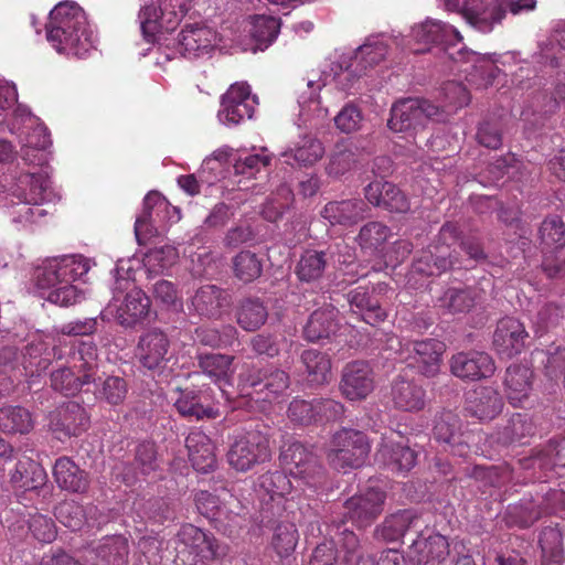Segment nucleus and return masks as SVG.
<instances>
[{"label": "nucleus", "mask_w": 565, "mask_h": 565, "mask_svg": "<svg viewBox=\"0 0 565 565\" xmlns=\"http://www.w3.org/2000/svg\"><path fill=\"white\" fill-rule=\"evenodd\" d=\"M412 38L416 43L425 46L430 44L456 45L462 41V35L455 26L433 19L415 25L412 29Z\"/></svg>", "instance_id": "473e14b6"}, {"label": "nucleus", "mask_w": 565, "mask_h": 565, "mask_svg": "<svg viewBox=\"0 0 565 565\" xmlns=\"http://www.w3.org/2000/svg\"><path fill=\"white\" fill-rule=\"evenodd\" d=\"M177 541L203 561H215L226 554L225 547L209 533L193 524H184L177 534Z\"/></svg>", "instance_id": "aec40b11"}, {"label": "nucleus", "mask_w": 565, "mask_h": 565, "mask_svg": "<svg viewBox=\"0 0 565 565\" xmlns=\"http://www.w3.org/2000/svg\"><path fill=\"white\" fill-rule=\"evenodd\" d=\"M540 546L542 550L541 565H562L563 543L562 534L553 527L545 529L540 536Z\"/></svg>", "instance_id": "680f3d73"}, {"label": "nucleus", "mask_w": 565, "mask_h": 565, "mask_svg": "<svg viewBox=\"0 0 565 565\" xmlns=\"http://www.w3.org/2000/svg\"><path fill=\"white\" fill-rule=\"evenodd\" d=\"M369 203L390 212L405 213L409 210L406 195L393 183L387 181H373L364 189Z\"/></svg>", "instance_id": "c756f323"}, {"label": "nucleus", "mask_w": 565, "mask_h": 565, "mask_svg": "<svg viewBox=\"0 0 565 565\" xmlns=\"http://www.w3.org/2000/svg\"><path fill=\"white\" fill-rule=\"evenodd\" d=\"M356 162V154L351 146L345 142H337L331 153L327 172L329 175L340 177L350 171Z\"/></svg>", "instance_id": "e2e57ef3"}, {"label": "nucleus", "mask_w": 565, "mask_h": 565, "mask_svg": "<svg viewBox=\"0 0 565 565\" xmlns=\"http://www.w3.org/2000/svg\"><path fill=\"white\" fill-rule=\"evenodd\" d=\"M450 372L461 380L479 381L491 377L495 372V364L486 352H458L450 359Z\"/></svg>", "instance_id": "6ab92c4d"}, {"label": "nucleus", "mask_w": 565, "mask_h": 565, "mask_svg": "<svg viewBox=\"0 0 565 565\" xmlns=\"http://www.w3.org/2000/svg\"><path fill=\"white\" fill-rule=\"evenodd\" d=\"M46 39L58 53L83 56L93 47V32L84 10L75 2H60L50 12Z\"/></svg>", "instance_id": "7ed1b4c3"}, {"label": "nucleus", "mask_w": 565, "mask_h": 565, "mask_svg": "<svg viewBox=\"0 0 565 565\" xmlns=\"http://www.w3.org/2000/svg\"><path fill=\"white\" fill-rule=\"evenodd\" d=\"M445 4L481 33H490L505 17V9L498 0H446Z\"/></svg>", "instance_id": "1a4fd4ad"}, {"label": "nucleus", "mask_w": 565, "mask_h": 565, "mask_svg": "<svg viewBox=\"0 0 565 565\" xmlns=\"http://www.w3.org/2000/svg\"><path fill=\"white\" fill-rule=\"evenodd\" d=\"M448 555L449 543L441 534L417 540L411 547V557L416 565H439Z\"/></svg>", "instance_id": "e433bc0d"}, {"label": "nucleus", "mask_w": 565, "mask_h": 565, "mask_svg": "<svg viewBox=\"0 0 565 565\" xmlns=\"http://www.w3.org/2000/svg\"><path fill=\"white\" fill-rule=\"evenodd\" d=\"M391 396L394 405L403 411H419L425 405L424 388L403 376L394 380Z\"/></svg>", "instance_id": "79ce46f5"}, {"label": "nucleus", "mask_w": 565, "mask_h": 565, "mask_svg": "<svg viewBox=\"0 0 565 565\" xmlns=\"http://www.w3.org/2000/svg\"><path fill=\"white\" fill-rule=\"evenodd\" d=\"M343 554L347 565H375L374 559L365 556L359 537L353 531L343 529L334 543Z\"/></svg>", "instance_id": "09e8293b"}, {"label": "nucleus", "mask_w": 565, "mask_h": 565, "mask_svg": "<svg viewBox=\"0 0 565 565\" xmlns=\"http://www.w3.org/2000/svg\"><path fill=\"white\" fill-rule=\"evenodd\" d=\"M74 365L60 367L51 373V387L65 396H73L85 384L95 382L97 372V347L92 341H82L73 354Z\"/></svg>", "instance_id": "20e7f679"}, {"label": "nucleus", "mask_w": 565, "mask_h": 565, "mask_svg": "<svg viewBox=\"0 0 565 565\" xmlns=\"http://www.w3.org/2000/svg\"><path fill=\"white\" fill-rule=\"evenodd\" d=\"M239 381L244 388H252L258 399L264 402L275 401L290 385L289 374L271 364L248 367L239 375Z\"/></svg>", "instance_id": "9b49d317"}, {"label": "nucleus", "mask_w": 565, "mask_h": 565, "mask_svg": "<svg viewBox=\"0 0 565 565\" xmlns=\"http://www.w3.org/2000/svg\"><path fill=\"white\" fill-rule=\"evenodd\" d=\"M386 493L369 487L344 502V515L358 527L370 526L383 512Z\"/></svg>", "instance_id": "4468645a"}, {"label": "nucleus", "mask_w": 565, "mask_h": 565, "mask_svg": "<svg viewBox=\"0 0 565 565\" xmlns=\"http://www.w3.org/2000/svg\"><path fill=\"white\" fill-rule=\"evenodd\" d=\"M565 320V306L558 302H546L540 307L532 318V324L537 335H543L561 327Z\"/></svg>", "instance_id": "864d4df0"}, {"label": "nucleus", "mask_w": 565, "mask_h": 565, "mask_svg": "<svg viewBox=\"0 0 565 565\" xmlns=\"http://www.w3.org/2000/svg\"><path fill=\"white\" fill-rule=\"evenodd\" d=\"M387 54V47L382 42H367L361 45L354 55V63H356V67H360V71L365 72L367 68H371L377 64H380Z\"/></svg>", "instance_id": "0e129e2a"}, {"label": "nucleus", "mask_w": 565, "mask_h": 565, "mask_svg": "<svg viewBox=\"0 0 565 565\" xmlns=\"http://www.w3.org/2000/svg\"><path fill=\"white\" fill-rule=\"evenodd\" d=\"M439 114V107L424 98H403L393 104L388 127L393 131H418Z\"/></svg>", "instance_id": "9d476101"}, {"label": "nucleus", "mask_w": 565, "mask_h": 565, "mask_svg": "<svg viewBox=\"0 0 565 565\" xmlns=\"http://www.w3.org/2000/svg\"><path fill=\"white\" fill-rule=\"evenodd\" d=\"M198 367L214 383L227 381L234 356L220 353H201L196 356Z\"/></svg>", "instance_id": "8fccbe9b"}, {"label": "nucleus", "mask_w": 565, "mask_h": 565, "mask_svg": "<svg viewBox=\"0 0 565 565\" xmlns=\"http://www.w3.org/2000/svg\"><path fill=\"white\" fill-rule=\"evenodd\" d=\"M268 318L267 307L258 298L243 299L236 310V322L245 331L260 329Z\"/></svg>", "instance_id": "a18cd8bd"}, {"label": "nucleus", "mask_w": 565, "mask_h": 565, "mask_svg": "<svg viewBox=\"0 0 565 565\" xmlns=\"http://www.w3.org/2000/svg\"><path fill=\"white\" fill-rule=\"evenodd\" d=\"M468 255V260L480 262L487 258L482 243L473 236L460 239L457 224L447 222L440 230L436 239L413 263V270L424 276H438L454 268H469L470 265L459 259L455 245Z\"/></svg>", "instance_id": "f257e3e1"}, {"label": "nucleus", "mask_w": 565, "mask_h": 565, "mask_svg": "<svg viewBox=\"0 0 565 565\" xmlns=\"http://www.w3.org/2000/svg\"><path fill=\"white\" fill-rule=\"evenodd\" d=\"M216 40V32L204 24H186L178 36L179 52L188 57L209 53Z\"/></svg>", "instance_id": "c85d7f7f"}, {"label": "nucleus", "mask_w": 565, "mask_h": 565, "mask_svg": "<svg viewBox=\"0 0 565 565\" xmlns=\"http://www.w3.org/2000/svg\"><path fill=\"white\" fill-rule=\"evenodd\" d=\"M45 473L31 461H19L14 471L11 473L10 482L14 488L23 490L36 489L43 483Z\"/></svg>", "instance_id": "bf43d9fd"}, {"label": "nucleus", "mask_w": 565, "mask_h": 565, "mask_svg": "<svg viewBox=\"0 0 565 565\" xmlns=\"http://www.w3.org/2000/svg\"><path fill=\"white\" fill-rule=\"evenodd\" d=\"M503 385L508 402L514 407L523 406L532 392L533 371L522 364L510 365Z\"/></svg>", "instance_id": "72a5a7b5"}, {"label": "nucleus", "mask_w": 565, "mask_h": 565, "mask_svg": "<svg viewBox=\"0 0 565 565\" xmlns=\"http://www.w3.org/2000/svg\"><path fill=\"white\" fill-rule=\"evenodd\" d=\"M340 328L339 310L331 303L316 309L303 327L302 335L309 342L330 339Z\"/></svg>", "instance_id": "2f4dec72"}, {"label": "nucleus", "mask_w": 565, "mask_h": 565, "mask_svg": "<svg viewBox=\"0 0 565 565\" xmlns=\"http://www.w3.org/2000/svg\"><path fill=\"white\" fill-rule=\"evenodd\" d=\"M347 299L351 311L371 326H376L387 318L386 311L366 286H359L350 290Z\"/></svg>", "instance_id": "c9c22d12"}, {"label": "nucleus", "mask_w": 565, "mask_h": 565, "mask_svg": "<svg viewBox=\"0 0 565 565\" xmlns=\"http://www.w3.org/2000/svg\"><path fill=\"white\" fill-rule=\"evenodd\" d=\"M326 267V253L308 249L300 256L295 273L300 281L312 282L322 278Z\"/></svg>", "instance_id": "5fc2aeb1"}, {"label": "nucleus", "mask_w": 565, "mask_h": 565, "mask_svg": "<svg viewBox=\"0 0 565 565\" xmlns=\"http://www.w3.org/2000/svg\"><path fill=\"white\" fill-rule=\"evenodd\" d=\"M370 450L371 445L364 433L342 428L333 435L328 460L338 470L358 469L364 465Z\"/></svg>", "instance_id": "6e6552de"}, {"label": "nucleus", "mask_w": 565, "mask_h": 565, "mask_svg": "<svg viewBox=\"0 0 565 565\" xmlns=\"http://www.w3.org/2000/svg\"><path fill=\"white\" fill-rule=\"evenodd\" d=\"M273 156L268 153L266 148H262L260 153L246 154L235 160L234 172L235 174L245 175L247 178L254 177L262 168L270 164Z\"/></svg>", "instance_id": "338daca9"}, {"label": "nucleus", "mask_w": 565, "mask_h": 565, "mask_svg": "<svg viewBox=\"0 0 565 565\" xmlns=\"http://www.w3.org/2000/svg\"><path fill=\"white\" fill-rule=\"evenodd\" d=\"M299 534L291 522H280L274 527L271 546L280 557H288L296 548Z\"/></svg>", "instance_id": "052dcab7"}, {"label": "nucleus", "mask_w": 565, "mask_h": 565, "mask_svg": "<svg viewBox=\"0 0 565 565\" xmlns=\"http://www.w3.org/2000/svg\"><path fill=\"white\" fill-rule=\"evenodd\" d=\"M230 294L215 285H204L191 298L192 309L203 318L220 319L231 307Z\"/></svg>", "instance_id": "a878e982"}, {"label": "nucleus", "mask_w": 565, "mask_h": 565, "mask_svg": "<svg viewBox=\"0 0 565 565\" xmlns=\"http://www.w3.org/2000/svg\"><path fill=\"white\" fill-rule=\"evenodd\" d=\"M392 236L391 228L382 222L371 221L364 224L356 237L358 244L364 250L377 252Z\"/></svg>", "instance_id": "4d7b16f0"}, {"label": "nucleus", "mask_w": 565, "mask_h": 565, "mask_svg": "<svg viewBox=\"0 0 565 565\" xmlns=\"http://www.w3.org/2000/svg\"><path fill=\"white\" fill-rule=\"evenodd\" d=\"M411 352L409 358L413 365L419 373L427 377H433L440 370L441 355L445 351V343L436 339H425L412 341L407 344Z\"/></svg>", "instance_id": "bb28decb"}, {"label": "nucleus", "mask_w": 565, "mask_h": 565, "mask_svg": "<svg viewBox=\"0 0 565 565\" xmlns=\"http://www.w3.org/2000/svg\"><path fill=\"white\" fill-rule=\"evenodd\" d=\"M527 337L529 333L521 321L505 317L497 324L493 333V347L500 355L512 358L522 352Z\"/></svg>", "instance_id": "5701e85b"}, {"label": "nucleus", "mask_w": 565, "mask_h": 565, "mask_svg": "<svg viewBox=\"0 0 565 565\" xmlns=\"http://www.w3.org/2000/svg\"><path fill=\"white\" fill-rule=\"evenodd\" d=\"M258 97L252 94L246 82L232 84L221 97L218 118L226 125H239L253 118Z\"/></svg>", "instance_id": "ddd939ff"}, {"label": "nucleus", "mask_w": 565, "mask_h": 565, "mask_svg": "<svg viewBox=\"0 0 565 565\" xmlns=\"http://www.w3.org/2000/svg\"><path fill=\"white\" fill-rule=\"evenodd\" d=\"M194 339L200 344L213 349L227 348L237 341V330L231 324L223 326L221 329L199 327L194 331Z\"/></svg>", "instance_id": "6e6d98bb"}, {"label": "nucleus", "mask_w": 565, "mask_h": 565, "mask_svg": "<svg viewBox=\"0 0 565 565\" xmlns=\"http://www.w3.org/2000/svg\"><path fill=\"white\" fill-rule=\"evenodd\" d=\"M280 21L274 17L256 15L252 22L250 35L258 50H265L277 38Z\"/></svg>", "instance_id": "13d9d810"}, {"label": "nucleus", "mask_w": 565, "mask_h": 565, "mask_svg": "<svg viewBox=\"0 0 565 565\" xmlns=\"http://www.w3.org/2000/svg\"><path fill=\"white\" fill-rule=\"evenodd\" d=\"M301 362L306 367L311 383L322 385L328 383L331 376V360L327 353L315 349L305 350L301 353Z\"/></svg>", "instance_id": "de8ad7c7"}, {"label": "nucleus", "mask_w": 565, "mask_h": 565, "mask_svg": "<svg viewBox=\"0 0 565 565\" xmlns=\"http://www.w3.org/2000/svg\"><path fill=\"white\" fill-rule=\"evenodd\" d=\"M394 436L395 433L392 431L390 436L382 438L376 458L394 470L407 472L415 467L417 452L403 441L402 435L396 434L398 440Z\"/></svg>", "instance_id": "393cba45"}, {"label": "nucleus", "mask_w": 565, "mask_h": 565, "mask_svg": "<svg viewBox=\"0 0 565 565\" xmlns=\"http://www.w3.org/2000/svg\"><path fill=\"white\" fill-rule=\"evenodd\" d=\"M90 565H127L130 547L122 534L106 535L88 545Z\"/></svg>", "instance_id": "4be33fe9"}, {"label": "nucleus", "mask_w": 565, "mask_h": 565, "mask_svg": "<svg viewBox=\"0 0 565 565\" xmlns=\"http://www.w3.org/2000/svg\"><path fill=\"white\" fill-rule=\"evenodd\" d=\"M281 465L289 475L302 481L315 492L326 483V472L316 454L300 441H292L281 450Z\"/></svg>", "instance_id": "0eeeda50"}, {"label": "nucleus", "mask_w": 565, "mask_h": 565, "mask_svg": "<svg viewBox=\"0 0 565 565\" xmlns=\"http://www.w3.org/2000/svg\"><path fill=\"white\" fill-rule=\"evenodd\" d=\"M169 350L168 335L153 329L139 338L136 356L145 369L160 374L169 362Z\"/></svg>", "instance_id": "f3484780"}, {"label": "nucleus", "mask_w": 565, "mask_h": 565, "mask_svg": "<svg viewBox=\"0 0 565 565\" xmlns=\"http://www.w3.org/2000/svg\"><path fill=\"white\" fill-rule=\"evenodd\" d=\"M542 270L548 278L565 277V223L561 216L546 217L539 228Z\"/></svg>", "instance_id": "423d86ee"}, {"label": "nucleus", "mask_w": 565, "mask_h": 565, "mask_svg": "<svg viewBox=\"0 0 565 565\" xmlns=\"http://www.w3.org/2000/svg\"><path fill=\"white\" fill-rule=\"evenodd\" d=\"M259 487L270 495L282 498L291 491V482L282 471H267L259 477Z\"/></svg>", "instance_id": "774afa93"}, {"label": "nucleus", "mask_w": 565, "mask_h": 565, "mask_svg": "<svg viewBox=\"0 0 565 565\" xmlns=\"http://www.w3.org/2000/svg\"><path fill=\"white\" fill-rule=\"evenodd\" d=\"M88 270V260L81 255L53 258L36 269V287L49 302L60 307L74 306L84 299V294L73 282Z\"/></svg>", "instance_id": "f03ea898"}, {"label": "nucleus", "mask_w": 565, "mask_h": 565, "mask_svg": "<svg viewBox=\"0 0 565 565\" xmlns=\"http://www.w3.org/2000/svg\"><path fill=\"white\" fill-rule=\"evenodd\" d=\"M292 201V191L287 184H281L277 190V198H268L263 206L262 215L269 222L279 220Z\"/></svg>", "instance_id": "69168bd1"}, {"label": "nucleus", "mask_w": 565, "mask_h": 565, "mask_svg": "<svg viewBox=\"0 0 565 565\" xmlns=\"http://www.w3.org/2000/svg\"><path fill=\"white\" fill-rule=\"evenodd\" d=\"M264 259L256 253L244 249L233 257L234 276L244 284L257 280L263 274Z\"/></svg>", "instance_id": "49530a36"}, {"label": "nucleus", "mask_w": 565, "mask_h": 565, "mask_svg": "<svg viewBox=\"0 0 565 565\" xmlns=\"http://www.w3.org/2000/svg\"><path fill=\"white\" fill-rule=\"evenodd\" d=\"M534 434L535 426L531 417L526 413H515L491 437L502 446L525 445Z\"/></svg>", "instance_id": "58836bf2"}, {"label": "nucleus", "mask_w": 565, "mask_h": 565, "mask_svg": "<svg viewBox=\"0 0 565 565\" xmlns=\"http://www.w3.org/2000/svg\"><path fill=\"white\" fill-rule=\"evenodd\" d=\"M270 438V428L264 424H257L254 429L247 430L231 445L227 452L230 466L236 471L246 472L269 461Z\"/></svg>", "instance_id": "39448f33"}, {"label": "nucleus", "mask_w": 565, "mask_h": 565, "mask_svg": "<svg viewBox=\"0 0 565 565\" xmlns=\"http://www.w3.org/2000/svg\"><path fill=\"white\" fill-rule=\"evenodd\" d=\"M434 438L445 445V450L458 457H465L469 452V445L465 435L460 431V419L450 411L443 412L435 419L433 429Z\"/></svg>", "instance_id": "b1692460"}, {"label": "nucleus", "mask_w": 565, "mask_h": 565, "mask_svg": "<svg viewBox=\"0 0 565 565\" xmlns=\"http://www.w3.org/2000/svg\"><path fill=\"white\" fill-rule=\"evenodd\" d=\"M186 11V0H163L158 6L145 4L139 12L145 38L151 41L157 33L173 30Z\"/></svg>", "instance_id": "f8f14e48"}, {"label": "nucleus", "mask_w": 565, "mask_h": 565, "mask_svg": "<svg viewBox=\"0 0 565 565\" xmlns=\"http://www.w3.org/2000/svg\"><path fill=\"white\" fill-rule=\"evenodd\" d=\"M9 194L18 201L41 205L51 201L52 191L46 172L26 170L20 173L10 186Z\"/></svg>", "instance_id": "412c9836"}, {"label": "nucleus", "mask_w": 565, "mask_h": 565, "mask_svg": "<svg viewBox=\"0 0 565 565\" xmlns=\"http://www.w3.org/2000/svg\"><path fill=\"white\" fill-rule=\"evenodd\" d=\"M370 212L369 205L361 199H348L328 202L320 215L331 225L349 227L355 225Z\"/></svg>", "instance_id": "7c9ffc66"}, {"label": "nucleus", "mask_w": 565, "mask_h": 565, "mask_svg": "<svg viewBox=\"0 0 565 565\" xmlns=\"http://www.w3.org/2000/svg\"><path fill=\"white\" fill-rule=\"evenodd\" d=\"M499 392L490 386H479L467 393L466 412L479 420H492L503 408Z\"/></svg>", "instance_id": "cd10ccee"}, {"label": "nucleus", "mask_w": 565, "mask_h": 565, "mask_svg": "<svg viewBox=\"0 0 565 565\" xmlns=\"http://www.w3.org/2000/svg\"><path fill=\"white\" fill-rule=\"evenodd\" d=\"M542 514L539 504L533 501H521L507 508L504 521L509 527L527 529L540 520Z\"/></svg>", "instance_id": "3c124183"}, {"label": "nucleus", "mask_w": 565, "mask_h": 565, "mask_svg": "<svg viewBox=\"0 0 565 565\" xmlns=\"http://www.w3.org/2000/svg\"><path fill=\"white\" fill-rule=\"evenodd\" d=\"M53 477L58 488L64 491L84 493L89 488L88 473L66 456L55 460Z\"/></svg>", "instance_id": "f704fd0d"}, {"label": "nucleus", "mask_w": 565, "mask_h": 565, "mask_svg": "<svg viewBox=\"0 0 565 565\" xmlns=\"http://www.w3.org/2000/svg\"><path fill=\"white\" fill-rule=\"evenodd\" d=\"M418 516L412 510H403L385 518L381 525L376 526L374 535L385 542H395L415 526Z\"/></svg>", "instance_id": "37998d69"}, {"label": "nucleus", "mask_w": 565, "mask_h": 565, "mask_svg": "<svg viewBox=\"0 0 565 565\" xmlns=\"http://www.w3.org/2000/svg\"><path fill=\"white\" fill-rule=\"evenodd\" d=\"M89 415L77 402H67L50 415V429L58 440L77 437L89 427Z\"/></svg>", "instance_id": "2eb2a0df"}, {"label": "nucleus", "mask_w": 565, "mask_h": 565, "mask_svg": "<svg viewBox=\"0 0 565 565\" xmlns=\"http://www.w3.org/2000/svg\"><path fill=\"white\" fill-rule=\"evenodd\" d=\"M170 209V202L157 191L145 196L142 213L135 222V234L139 243L157 233V225L166 223Z\"/></svg>", "instance_id": "a211bd4d"}, {"label": "nucleus", "mask_w": 565, "mask_h": 565, "mask_svg": "<svg viewBox=\"0 0 565 565\" xmlns=\"http://www.w3.org/2000/svg\"><path fill=\"white\" fill-rule=\"evenodd\" d=\"M150 310L149 297L138 288L129 290L118 307L116 319L120 326L131 328L145 320Z\"/></svg>", "instance_id": "ea45409f"}, {"label": "nucleus", "mask_w": 565, "mask_h": 565, "mask_svg": "<svg viewBox=\"0 0 565 565\" xmlns=\"http://www.w3.org/2000/svg\"><path fill=\"white\" fill-rule=\"evenodd\" d=\"M374 373L365 361L347 363L341 371L339 390L351 402L365 399L374 390Z\"/></svg>", "instance_id": "dca6fc26"}, {"label": "nucleus", "mask_w": 565, "mask_h": 565, "mask_svg": "<svg viewBox=\"0 0 565 565\" xmlns=\"http://www.w3.org/2000/svg\"><path fill=\"white\" fill-rule=\"evenodd\" d=\"M480 299V292L473 287H448L437 299L436 306L449 315H466L470 312Z\"/></svg>", "instance_id": "4c0bfd02"}, {"label": "nucleus", "mask_w": 565, "mask_h": 565, "mask_svg": "<svg viewBox=\"0 0 565 565\" xmlns=\"http://www.w3.org/2000/svg\"><path fill=\"white\" fill-rule=\"evenodd\" d=\"M33 427L30 412L22 406H3L0 408V429L8 434H26Z\"/></svg>", "instance_id": "603ef678"}, {"label": "nucleus", "mask_w": 565, "mask_h": 565, "mask_svg": "<svg viewBox=\"0 0 565 565\" xmlns=\"http://www.w3.org/2000/svg\"><path fill=\"white\" fill-rule=\"evenodd\" d=\"M55 518L72 531H79L85 524L100 527L107 522L104 515H86L83 505L74 500H65L55 507Z\"/></svg>", "instance_id": "a19ab883"}, {"label": "nucleus", "mask_w": 565, "mask_h": 565, "mask_svg": "<svg viewBox=\"0 0 565 565\" xmlns=\"http://www.w3.org/2000/svg\"><path fill=\"white\" fill-rule=\"evenodd\" d=\"M174 406L178 413L185 418H194L196 420L203 418H216L218 412L210 405L203 403L201 392L195 390H181Z\"/></svg>", "instance_id": "c03bdc74"}]
</instances>
